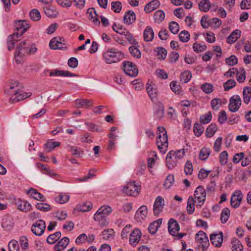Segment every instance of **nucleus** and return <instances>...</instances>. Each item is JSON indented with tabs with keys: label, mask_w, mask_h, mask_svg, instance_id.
<instances>
[{
	"label": "nucleus",
	"mask_w": 251,
	"mask_h": 251,
	"mask_svg": "<svg viewBox=\"0 0 251 251\" xmlns=\"http://www.w3.org/2000/svg\"><path fill=\"white\" fill-rule=\"evenodd\" d=\"M104 62L108 64H111L119 62L123 59L124 54L117 49L114 48H108L102 54Z\"/></svg>",
	"instance_id": "1"
},
{
	"label": "nucleus",
	"mask_w": 251,
	"mask_h": 251,
	"mask_svg": "<svg viewBox=\"0 0 251 251\" xmlns=\"http://www.w3.org/2000/svg\"><path fill=\"white\" fill-rule=\"evenodd\" d=\"M112 212L111 207L107 205L101 206L94 214V219L97 221H101L105 220Z\"/></svg>",
	"instance_id": "2"
},
{
	"label": "nucleus",
	"mask_w": 251,
	"mask_h": 251,
	"mask_svg": "<svg viewBox=\"0 0 251 251\" xmlns=\"http://www.w3.org/2000/svg\"><path fill=\"white\" fill-rule=\"evenodd\" d=\"M206 190L202 186H199L194 192L195 199L197 201L198 204L196 206L201 207L205 201Z\"/></svg>",
	"instance_id": "3"
},
{
	"label": "nucleus",
	"mask_w": 251,
	"mask_h": 251,
	"mask_svg": "<svg viewBox=\"0 0 251 251\" xmlns=\"http://www.w3.org/2000/svg\"><path fill=\"white\" fill-rule=\"evenodd\" d=\"M140 186L135 184V182L128 183L123 188V192L128 196L136 197L139 194Z\"/></svg>",
	"instance_id": "4"
},
{
	"label": "nucleus",
	"mask_w": 251,
	"mask_h": 251,
	"mask_svg": "<svg viewBox=\"0 0 251 251\" xmlns=\"http://www.w3.org/2000/svg\"><path fill=\"white\" fill-rule=\"evenodd\" d=\"M125 73L131 77L136 76L138 74V69L136 66L131 62L125 61L123 63Z\"/></svg>",
	"instance_id": "5"
},
{
	"label": "nucleus",
	"mask_w": 251,
	"mask_h": 251,
	"mask_svg": "<svg viewBox=\"0 0 251 251\" xmlns=\"http://www.w3.org/2000/svg\"><path fill=\"white\" fill-rule=\"evenodd\" d=\"M46 229L45 222L43 220H37L32 225L31 231L36 236H41Z\"/></svg>",
	"instance_id": "6"
},
{
	"label": "nucleus",
	"mask_w": 251,
	"mask_h": 251,
	"mask_svg": "<svg viewBox=\"0 0 251 251\" xmlns=\"http://www.w3.org/2000/svg\"><path fill=\"white\" fill-rule=\"evenodd\" d=\"M241 105V99L239 95H233L230 98L229 110L232 112L237 111Z\"/></svg>",
	"instance_id": "7"
},
{
	"label": "nucleus",
	"mask_w": 251,
	"mask_h": 251,
	"mask_svg": "<svg viewBox=\"0 0 251 251\" xmlns=\"http://www.w3.org/2000/svg\"><path fill=\"white\" fill-rule=\"evenodd\" d=\"M243 195L240 190L235 191L232 195L230 200V204L233 208H236L240 205Z\"/></svg>",
	"instance_id": "8"
},
{
	"label": "nucleus",
	"mask_w": 251,
	"mask_h": 251,
	"mask_svg": "<svg viewBox=\"0 0 251 251\" xmlns=\"http://www.w3.org/2000/svg\"><path fill=\"white\" fill-rule=\"evenodd\" d=\"M210 240L212 245L216 247H221L223 241V233L222 231L218 233L213 232L210 235Z\"/></svg>",
	"instance_id": "9"
},
{
	"label": "nucleus",
	"mask_w": 251,
	"mask_h": 251,
	"mask_svg": "<svg viewBox=\"0 0 251 251\" xmlns=\"http://www.w3.org/2000/svg\"><path fill=\"white\" fill-rule=\"evenodd\" d=\"M164 206V200L161 196H158L154 202L153 212L155 216H158L162 211Z\"/></svg>",
	"instance_id": "10"
},
{
	"label": "nucleus",
	"mask_w": 251,
	"mask_h": 251,
	"mask_svg": "<svg viewBox=\"0 0 251 251\" xmlns=\"http://www.w3.org/2000/svg\"><path fill=\"white\" fill-rule=\"evenodd\" d=\"M14 94L10 99L12 101V102H18L20 100H25L27 98H29L31 96L32 93L30 92H24L23 91L18 90H15Z\"/></svg>",
	"instance_id": "11"
},
{
	"label": "nucleus",
	"mask_w": 251,
	"mask_h": 251,
	"mask_svg": "<svg viewBox=\"0 0 251 251\" xmlns=\"http://www.w3.org/2000/svg\"><path fill=\"white\" fill-rule=\"evenodd\" d=\"M24 32H13L12 35L8 37L7 44V49L9 50H11L14 47L15 41L20 40V38Z\"/></svg>",
	"instance_id": "12"
},
{
	"label": "nucleus",
	"mask_w": 251,
	"mask_h": 251,
	"mask_svg": "<svg viewBox=\"0 0 251 251\" xmlns=\"http://www.w3.org/2000/svg\"><path fill=\"white\" fill-rule=\"evenodd\" d=\"M14 27L17 31H26L30 27V25L25 20H16Z\"/></svg>",
	"instance_id": "13"
},
{
	"label": "nucleus",
	"mask_w": 251,
	"mask_h": 251,
	"mask_svg": "<svg viewBox=\"0 0 251 251\" xmlns=\"http://www.w3.org/2000/svg\"><path fill=\"white\" fill-rule=\"evenodd\" d=\"M141 235V231L138 228L134 229L130 235V244L133 247L136 246L140 241Z\"/></svg>",
	"instance_id": "14"
},
{
	"label": "nucleus",
	"mask_w": 251,
	"mask_h": 251,
	"mask_svg": "<svg viewBox=\"0 0 251 251\" xmlns=\"http://www.w3.org/2000/svg\"><path fill=\"white\" fill-rule=\"evenodd\" d=\"M15 204L20 211L28 212L32 209L31 204L25 200L18 199L15 200Z\"/></svg>",
	"instance_id": "15"
},
{
	"label": "nucleus",
	"mask_w": 251,
	"mask_h": 251,
	"mask_svg": "<svg viewBox=\"0 0 251 251\" xmlns=\"http://www.w3.org/2000/svg\"><path fill=\"white\" fill-rule=\"evenodd\" d=\"M148 210L146 205H142L136 212L135 218L137 221L141 222L147 217Z\"/></svg>",
	"instance_id": "16"
},
{
	"label": "nucleus",
	"mask_w": 251,
	"mask_h": 251,
	"mask_svg": "<svg viewBox=\"0 0 251 251\" xmlns=\"http://www.w3.org/2000/svg\"><path fill=\"white\" fill-rule=\"evenodd\" d=\"M173 154L172 152H168L166 157V164L169 169H173L178 163V159Z\"/></svg>",
	"instance_id": "17"
},
{
	"label": "nucleus",
	"mask_w": 251,
	"mask_h": 251,
	"mask_svg": "<svg viewBox=\"0 0 251 251\" xmlns=\"http://www.w3.org/2000/svg\"><path fill=\"white\" fill-rule=\"evenodd\" d=\"M62 39L60 37H54L52 38L50 42V49L53 50L59 49L61 50H65L66 47H62Z\"/></svg>",
	"instance_id": "18"
},
{
	"label": "nucleus",
	"mask_w": 251,
	"mask_h": 251,
	"mask_svg": "<svg viewBox=\"0 0 251 251\" xmlns=\"http://www.w3.org/2000/svg\"><path fill=\"white\" fill-rule=\"evenodd\" d=\"M168 226L169 232L172 236H175L176 233L180 230L178 223L174 219H171L169 221Z\"/></svg>",
	"instance_id": "19"
},
{
	"label": "nucleus",
	"mask_w": 251,
	"mask_h": 251,
	"mask_svg": "<svg viewBox=\"0 0 251 251\" xmlns=\"http://www.w3.org/2000/svg\"><path fill=\"white\" fill-rule=\"evenodd\" d=\"M196 240L198 244L205 246L209 245V240L206 234L203 231H199L196 235Z\"/></svg>",
	"instance_id": "20"
},
{
	"label": "nucleus",
	"mask_w": 251,
	"mask_h": 251,
	"mask_svg": "<svg viewBox=\"0 0 251 251\" xmlns=\"http://www.w3.org/2000/svg\"><path fill=\"white\" fill-rule=\"evenodd\" d=\"M50 76H60L65 77H73L76 76L77 75L75 74L72 73L71 72L67 71L58 70L57 69L51 71L50 73Z\"/></svg>",
	"instance_id": "21"
},
{
	"label": "nucleus",
	"mask_w": 251,
	"mask_h": 251,
	"mask_svg": "<svg viewBox=\"0 0 251 251\" xmlns=\"http://www.w3.org/2000/svg\"><path fill=\"white\" fill-rule=\"evenodd\" d=\"M27 194L29 195L32 198L37 201H46V198L40 193L38 192L36 189L34 188H30L27 191Z\"/></svg>",
	"instance_id": "22"
},
{
	"label": "nucleus",
	"mask_w": 251,
	"mask_h": 251,
	"mask_svg": "<svg viewBox=\"0 0 251 251\" xmlns=\"http://www.w3.org/2000/svg\"><path fill=\"white\" fill-rule=\"evenodd\" d=\"M69 243V239L67 237H63L54 246V251H62L64 250Z\"/></svg>",
	"instance_id": "23"
},
{
	"label": "nucleus",
	"mask_w": 251,
	"mask_h": 251,
	"mask_svg": "<svg viewBox=\"0 0 251 251\" xmlns=\"http://www.w3.org/2000/svg\"><path fill=\"white\" fill-rule=\"evenodd\" d=\"M162 222V219H158L149 225L148 231L151 234H154L157 231Z\"/></svg>",
	"instance_id": "24"
},
{
	"label": "nucleus",
	"mask_w": 251,
	"mask_h": 251,
	"mask_svg": "<svg viewBox=\"0 0 251 251\" xmlns=\"http://www.w3.org/2000/svg\"><path fill=\"white\" fill-rule=\"evenodd\" d=\"M136 20V15L132 10H128L126 12L124 16V22L125 24L130 25L132 24Z\"/></svg>",
	"instance_id": "25"
},
{
	"label": "nucleus",
	"mask_w": 251,
	"mask_h": 251,
	"mask_svg": "<svg viewBox=\"0 0 251 251\" xmlns=\"http://www.w3.org/2000/svg\"><path fill=\"white\" fill-rule=\"evenodd\" d=\"M160 5V2L158 0H153L146 4L144 10L147 13H149L153 11Z\"/></svg>",
	"instance_id": "26"
},
{
	"label": "nucleus",
	"mask_w": 251,
	"mask_h": 251,
	"mask_svg": "<svg viewBox=\"0 0 251 251\" xmlns=\"http://www.w3.org/2000/svg\"><path fill=\"white\" fill-rule=\"evenodd\" d=\"M165 141V139L163 140V138L158 139V138H156V144L157 146V147L160 151L163 153H165L166 152L168 147V137H167V143H164L163 141Z\"/></svg>",
	"instance_id": "27"
},
{
	"label": "nucleus",
	"mask_w": 251,
	"mask_h": 251,
	"mask_svg": "<svg viewBox=\"0 0 251 251\" xmlns=\"http://www.w3.org/2000/svg\"><path fill=\"white\" fill-rule=\"evenodd\" d=\"M13 225L11 218L10 217H5L2 219L1 226L4 230L7 231L10 230L12 228Z\"/></svg>",
	"instance_id": "28"
},
{
	"label": "nucleus",
	"mask_w": 251,
	"mask_h": 251,
	"mask_svg": "<svg viewBox=\"0 0 251 251\" xmlns=\"http://www.w3.org/2000/svg\"><path fill=\"white\" fill-rule=\"evenodd\" d=\"M93 101L91 100L82 99L76 100L75 104L78 108H88L93 106Z\"/></svg>",
	"instance_id": "29"
},
{
	"label": "nucleus",
	"mask_w": 251,
	"mask_h": 251,
	"mask_svg": "<svg viewBox=\"0 0 251 251\" xmlns=\"http://www.w3.org/2000/svg\"><path fill=\"white\" fill-rule=\"evenodd\" d=\"M195 201L193 197L190 196L187 200V212L189 214H193L195 211Z\"/></svg>",
	"instance_id": "30"
},
{
	"label": "nucleus",
	"mask_w": 251,
	"mask_h": 251,
	"mask_svg": "<svg viewBox=\"0 0 251 251\" xmlns=\"http://www.w3.org/2000/svg\"><path fill=\"white\" fill-rule=\"evenodd\" d=\"M217 130V125L214 123L211 124L206 128L205 131V136L207 138H211L214 135Z\"/></svg>",
	"instance_id": "31"
},
{
	"label": "nucleus",
	"mask_w": 251,
	"mask_h": 251,
	"mask_svg": "<svg viewBox=\"0 0 251 251\" xmlns=\"http://www.w3.org/2000/svg\"><path fill=\"white\" fill-rule=\"evenodd\" d=\"M243 101L246 104H248L251 98V87L246 86L244 88L243 92Z\"/></svg>",
	"instance_id": "32"
},
{
	"label": "nucleus",
	"mask_w": 251,
	"mask_h": 251,
	"mask_svg": "<svg viewBox=\"0 0 251 251\" xmlns=\"http://www.w3.org/2000/svg\"><path fill=\"white\" fill-rule=\"evenodd\" d=\"M156 55L158 58L160 60H164L166 57L167 51L163 47H157L154 50Z\"/></svg>",
	"instance_id": "33"
},
{
	"label": "nucleus",
	"mask_w": 251,
	"mask_h": 251,
	"mask_svg": "<svg viewBox=\"0 0 251 251\" xmlns=\"http://www.w3.org/2000/svg\"><path fill=\"white\" fill-rule=\"evenodd\" d=\"M66 148L68 151L71 152L74 155H75L77 157L80 156L81 153H83V151L81 148L77 146H73L70 145H67Z\"/></svg>",
	"instance_id": "34"
},
{
	"label": "nucleus",
	"mask_w": 251,
	"mask_h": 251,
	"mask_svg": "<svg viewBox=\"0 0 251 251\" xmlns=\"http://www.w3.org/2000/svg\"><path fill=\"white\" fill-rule=\"evenodd\" d=\"M87 12L89 14L91 19H93V22L96 25H100V22L99 20L98 15L97 14L95 8H91L88 9Z\"/></svg>",
	"instance_id": "35"
},
{
	"label": "nucleus",
	"mask_w": 251,
	"mask_h": 251,
	"mask_svg": "<svg viewBox=\"0 0 251 251\" xmlns=\"http://www.w3.org/2000/svg\"><path fill=\"white\" fill-rule=\"evenodd\" d=\"M61 233L60 231H57L50 234L47 238V242L50 244H53L61 237Z\"/></svg>",
	"instance_id": "36"
},
{
	"label": "nucleus",
	"mask_w": 251,
	"mask_h": 251,
	"mask_svg": "<svg viewBox=\"0 0 251 251\" xmlns=\"http://www.w3.org/2000/svg\"><path fill=\"white\" fill-rule=\"evenodd\" d=\"M210 153V150L209 148L207 147H203L201 149L199 153V158L201 160L205 161L206 160Z\"/></svg>",
	"instance_id": "37"
},
{
	"label": "nucleus",
	"mask_w": 251,
	"mask_h": 251,
	"mask_svg": "<svg viewBox=\"0 0 251 251\" xmlns=\"http://www.w3.org/2000/svg\"><path fill=\"white\" fill-rule=\"evenodd\" d=\"M158 135L156 138L158 139L163 138V140L165 139V141H163V143H167V137H168L167 131L163 126H159L157 127Z\"/></svg>",
	"instance_id": "38"
},
{
	"label": "nucleus",
	"mask_w": 251,
	"mask_h": 251,
	"mask_svg": "<svg viewBox=\"0 0 251 251\" xmlns=\"http://www.w3.org/2000/svg\"><path fill=\"white\" fill-rule=\"evenodd\" d=\"M199 9L201 11L206 12L210 7V2L209 0H202L199 3Z\"/></svg>",
	"instance_id": "39"
},
{
	"label": "nucleus",
	"mask_w": 251,
	"mask_h": 251,
	"mask_svg": "<svg viewBox=\"0 0 251 251\" xmlns=\"http://www.w3.org/2000/svg\"><path fill=\"white\" fill-rule=\"evenodd\" d=\"M147 93L151 100L155 98L157 95V89L148 83L146 87Z\"/></svg>",
	"instance_id": "40"
},
{
	"label": "nucleus",
	"mask_w": 251,
	"mask_h": 251,
	"mask_svg": "<svg viewBox=\"0 0 251 251\" xmlns=\"http://www.w3.org/2000/svg\"><path fill=\"white\" fill-rule=\"evenodd\" d=\"M202 124L196 123L194 124L193 131L195 136L200 137L203 133L204 127L201 125Z\"/></svg>",
	"instance_id": "41"
},
{
	"label": "nucleus",
	"mask_w": 251,
	"mask_h": 251,
	"mask_svg": "<svg viewBox=\"0 0 251 251\" xmlns=\"http://www.w3.org/2000/svg\"><path fill=\"white\" fill-rule=\"evenodd\" d=\"M165 13L163 10H157L153 15V18L156 23H160L164 19Z\"/></svg>",
	"instance_id": "42"
},
{
	"label": "nucleus",
	"mask_w": 251,
	"mask_h": 251,
	"mask_svg": "<svg viewBox=\"0 0 251 251\" xmlns=\"http://www.w3.org/2000/svg\"><path fill=\"white\" fill-rule=\"evenodd\" d=\"M192 74L190 71H185L180 75V81L184 83L188 82L192 78Z\"/></svg>",
	"instance_id": "43"
},
{
	"label": "nucleus",
	"mask_w": 251,
	"mask_h": 251,
	"mask_svg": "<svg viewBox=\"0 0 251 251\" xmlns=\"http://www.w3.org/2000/svg\"><path fill=\"white\" fill-rule=\"evenodd\" d=\"M139 46L134 45L129 48V51L131 55L137 58H140L141 56V53L138 49Z\"/></svg>",
	"instance_id": "44"
},
{
	"label": "nucleus",
	"mask_w": 251,
	"mask_h": 251,
	"mask_svg": "<svg viewBox=\"0 0 251 251\" xmlns=\"http://www.w3.org/2000/svg\"><path fill=\"white\" fill-rule=\"evenodd\" d=\"M212 119V113L210 111L200 116V121L201 124H207L210 122Z\"/></svg>",
	"instance_id": "45"
},
{
	"label": "nucleus",
	"mask_w": 251,
	"mask_h": 251,
	"mask_svg": "<svg viewBox=\"0 0 251 251\" xmlns=\"http://www.w3.org/2000/svg\"><path fill=\"white\" fill-rule=\"evenodd\" d=\"M230 215V210L227 208H224L221 214V220L223 224H225L227 222Z\"/></svg>",
	"instance_id": "46"
},
{
	"label": "nucleus",
	"mask_w": 251,
	"mask_h": 251,
	"mask_svg": "<svg viewBox=\"0 0 251 251\" xmlns=\"http://www.w3.org/2000/svg\"><path fill=\"white\" fill-rule=\"evenodd\" d=\"M114 233L115 232L113 229H105L102 231L101 236L102 238L105 240H110L113 238Z\"/></svg>",
	"instance_id": "47"
},
{
	"label": "nucleus",
	"mask_w": 251,
	"mask_h": 251,
	"mask_svg": "<svg viewBox=\"0 0 251 251\" xmlns=\"http://www.w3.org/2000/svg\"><path fill=\"white\" fill-rule=\"evenodd\" d=\"M241 32H231L227 38V43L233 44L235 43L241 36Z\"/></svg>",
	"instance_id": "48"
},
{
	"label": "nucleus",
	"mask_w": 251,
	"mask_h": 251,
	"mask_svg": "<svg viewBox=\"0 0 251 251\" xmlns=\"http://www.w3.org/2000/svg\"><path fill=\"white\" fill-rule=\"evenodd\" d=\"M164 108L162 103L159 104L156 108L155 116L158 119H161L164 116Z\"/></svg>",
	"instance_id": "49"
},
{
	"label": "nucleus",
	"mask_w": 251,
	"mask_h": 251,
	"mask_svg": "<svg viewBox=\"0 0 251 251\" xmlns=\"http://www.w3.org/2000/svg\"><path fill=\"white\" fill-rule=\"evenodd\" d=\"M44 13L49 18H55L58 14V12L55 9H53L48 7H44Z\"/></svg>",
	"instance_id": "50"
},
{
	"label": "nucleus",
	"mask_w": 251,
	"mask_h": 251,
	"mask_svg": "<svg viewBox=\"0 0 251 251\" xmlns=\"http://www.w3.org/2000/svg\"><path fill=\"white\" fill-rule=\"evenodd\" d=\"M117 33H119V35L116 34L113 35L114 40L117 42L118 44L120 45H124L126 41L125 39V34H124L123 33L125 32H117Z\"/></svg>",
	"instance_id": "51"
},
{
	"label": "nucleus",
	"mask_w": 251,
	"mask_h": 251,
	"mask_svg": "<svg viewBox=\"0 0 251 251\" xmlns=\"http://www.w3.org/2000/svg\"><path fill=\"white\" fill-rule=\"evenodd\" d=\"M31 19L34 21H38L41 19V15L39 11L37 9L31 10L29 14Z\"/></svg>",
	"instance_id": "52"
},
{
	"label": "nucleus",
	"mask_w": 251,
	"mask_h": 251,
	"mask_svg": "<svg viewBox=\"0 0 251 251\" xmlns=\"http://www.w3.org/2000/svg\"><path fill=\"white\" fill-rule=\"evenodd\" d=\"M209 24L210 27L212 28H216L221 25L222 21L217 18H213L209 19Z\"/></svg>",
	"instance_id": "53"
},
{
	"label": "nucleus",
	"mask_w": 251,
	"mask_h": 251,
	"mask_svg": "<svg viewBox=\"0 0 251 251\" xmlns=\"http://www.w3.org/2000/svg\"><path fill=\"white\" fill-rule=\"evenodd\" d=\"M232 251H243V246L238 239H235L232 241Z\"/></svg>",
	"instance_id": "54"
},
{
	"label": "nucleus",
	"mask_w": 251,
	"mask_h": 251,
	"mask_svg": "<svg viewBox=\"0 0 251 251\" xmlns=\"http://www.w3.org/2000/svg\"><path fill=\"white\" fill-rule=\"evenodd\" d=\"M236 85V82L234 79H228L225 83H224L223 86L224 90L226 91H228L234 87Z\"/></svg>",
	"instance_id": "55"
},
{
	"label": "nucleus",
	"mask_w": 251,
	"mask_h": 251,
	"mask_svg": "<svg viewBox=\"0 0 251 251\" xmlns=\"http://www.w3.org/2000/svg\"><path fill=\"white\" fill-rule=\"evenodd\" d=\"M9 251H19V246L15 240H11L8 243Z\"/></svg>",
	"instance_id": "56"
},
{
	"label": "nucleus",
	"mask_w": 251,
	"mask_h": 251,
	"mask_svg": "<svg viewBox=\"0 0 251 251\" xmlns=\"http://www.w3.org/2000/svg\"><path fill=\"white\" fill-rule=\"evenodd\" d=\"M213 85L211 83H205L201 85V89L206 94L211 93L213 91Z\"/></svg>",
	"instance_id": "57"
},
{
	"label": "nucleus",
	"mask_w": 251,
	"mask_h": 251,
	"mask_svg": "<svg viewBox=\"0 0 251 251\" xmlns=\"http://www.w3.org/2000/svg\"><path fill=\"white\" fill-rule=\"evenodd\" d=\"M69 198L68 195L60 194L55 197V200L59 203H64L69 201Z\"/></svg>",
	"instance_id": "58"
},
{
	"label": "nucleus",
	"mask_w": 251,
	"mask_h": 251,
	"mask_svg": "<svg viewBox=\"0 0 251 251\" xmlns=\"http://www.w3.org/2000/svg\"><path fill=\"white\" fill-rule=\"evenodd\" d=\"M186 150L184 149H182L180 150H178L176 151H171L169 152H172L173 154L174 153V156L176 157V158H177L178 160L182 159L185 154V151Z\"/></svg>",
	"instance_id": "59"
},
{
	"label": "nucleus",
	"mask_w": 251,
	"mask_h": 251,
	"mask_svg": "<svg viewBox=\"0 0 251 251\" xmlns=\"http://www.w3.org/2000/svg\"><path fill=\"white\" fill-rule=\"evenodd\" d=\"M60 145V143L59 142H48L45 146L48 149V152L51 151L55 148L58 147Z\"/></svg>",
	"instance_id": "60"
},
{
	"label": "nucleus",
	"mask_w": 251,
	"mask_h": 251,
	"mask_svg": "<svg viewBox=\"0 0 251 251\" xmlns=\"http://www.w3.org/2000/svg\"><path fill=\"white\" fill-rule=\"evenodd\" d=\"M37 209L44 212L49 211L51 210L50 206L47 203H37L36 205Z\"/></svg>",
	"instance_id": "61"
},
{
	"label": "nucleus",
	"mask_w": 251,
	"mask_h": 251,
	"mask_svg": "<svg viewBox=\"0 0 251 251\" xmlns=\"http://www.w3.org/2000/svg\"><path fill=\"white\" fill-rule=\"evenodd\" d=\"M122 3L119 1H112L111 2V9L115 13H119L122 10Z\"/></svg>",
	"instance_id": "62"
},
{
	"label": "nucleus",
	"mask_w": 251,
	"mask_h": 251,
	"mask_svg": "<svg viewBox=\"0 0 251 251\" xmlns=\"http://www.w3.org/2000/svg\"><path fill=\"white\" fill-rule=\"evenodd\" d=\"M174 182V176L172 175H169L167 176L165 182L164 183V186L166 189H169L172 185Z\"/></svg>",
	"instance_id": "63"
},
{
	"label": "nucleus",
	"mask_w": 251,
	"mask_h": 251,
	"mask_svg": "<svg viewBox=\"0 0 251 251\" xmlns=\"http://www.w3.org/2000/svg\"><path fill=\"white\" fill-rule=\"evenodd\" d=\"M193 49L195 52H201L206 50V46L204 44H198L196 42L193 45Z\"/></svg>",
	"instance_id": "64"
}]
</instances>
